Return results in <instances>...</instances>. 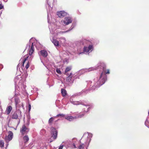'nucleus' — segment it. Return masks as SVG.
<instances>
[{
	"label": "nucleus",
	"mask_w": 149,
	"mask_h": 149,
	"mask_svg": "<svg viewBox=\"0 0 149 149\" xmlns=\"http://www.w3.org/2000/svg\"><path fill=\"white\" fill-rule=\"evenodd\" d=\"M103 72L105 73L102 72L100 77L99 81L100 82V84L102 85L104 84L107 80V76L106 74H109L110 73L109 70L107 69L106 65H104L103 67Z\"/></svg>",
	"instance_id": "f257e3e1"
},
{
	"label": "nucleus",
	"mask_w": 149,
	"mask_h": 149,
	"mask_svg": "<svg viewBox=\"0 0 149 149\" xmlns=\"http://www.w3.org/2000/svg\"><path fill=\"white\" fill-rule=\"evenodd\" d=\"M22 118L21 112L19 110H17L12 115V119H17V120L18 124H19L20 122V119Z\"/></svg>",
	"instance_id": "f03ea898"
},
{
	"label": "nucleus",
	"mask_w": 149,
	"mask_h": 149,
	"mask_svg": "<svg viewBox=\"0 0 149 149\" xmlns=\"http://www.w3.org/2000/svg\"><path fill=\"white\" fill-rule=\"evenodd\" d=\"M29 131V129L25 125H22V128L20 130V132L23 136L27 133Z\"/></svg>",
	"instance_id": "7ed1b4c3"
},
{
	"label": "nucleus",
	"mask_w": 149,
	"mask_h": 149,
	"mask_svg": "<svg viewBox=\"0 0 149 149\" xmlns=\"http://www.w3.org/2000/svg\"><path fill=\"white\" fill-rule=\"evenodd\" d=\"M8 135L5 137V139L6 142H8L11 141L13 136V133L12 131H9L8 132Z\"/></svg>",
	"instance_id": "20e7f679"
},
{
	"label": "nucleus",
	"mask_w": 149,
	"mask_h": 149,
	"mask_svg": "<svg viewBox=\"0 0 149 149\" xmlns=\"http://www.w3.org/2000/svg\"><path fill=\"white\" fill-rule=\"evenodd\" d=\"M52 131L51 132V134L52 137H53L54 139H56L57 138V132L56 130L54 127L52 128Z\"/></svg>",
	"instance_id": "39448f33"
},
{
	"label": "nucleus",
	"mask_w": 149,
	"mask_h": 149,
	"mask_svg": "<svg viewBox=\"0 0 149 149\" xmlns=\"http://www.w3.org/2000/svg\"><path fill=\"white\" fill-rule=\"evenodd\" d=\"M15 102L16 107H19L21 106L23 107V105L22 103L20 102V100L18 98H15Z\"/></svg>",
	"instance_id": "423d86ee"
},
{
	"label": "nucleus",
	"mask_w": 149,
	"mask_h": 149,
	"mask_svg": "<svg viewBox=\"0 0 149 149\" xmlns=\"http://www.w3.org/2000/svg\"><path fill=\"white\" fill-rule=\"evenodd\" d=\"M72 20L71 17H65L64 19V20L63 21V23L65 25H67L69 24L72 23Z\"/></svg>",
	"instance_id": "0eeeda50"
},
{
	"label": "nucleus",
	"mask_w": 149,
	"mask_h": 149,
	"mask_svg": "<svg viewBox=\"0 0 149 149\" xmlns=\"http://www.w3.org/2000/svg\"><path fill=\"white\" fill-rule=\"evenodd\" d=\"M57 15L59 17L63 18L66 16L67 13L64 11H61L57 13Z\"/></svg>",
	"instance_id": "6e6552de"
},
{
	"label": "nucleus",
	"mask_w": 149,
	"mask_h": 149,
	"mask_svg": "<svg viewBox=\"0 0 149 149\" xmlns=\"http://www.w3.org/2000/svg\"><path fill=\"white\" fill-rule=\"evenodd\" d=\"M93 48V46L91 45H90L88 47H84V52H88Z\"/></svg>",
	"instance_id": "1a4fd4ad"
},
{
	"label": "nucleus",
	"mask_w": 149,
	"mask_h": 149,
	"mask_svg": "<svg viewBox=\"0 0 149 149\" xmlns=\"http://www.w3.org/2000/svg\"><path fill=\"white\" fill-rule=\"evenodd\" d=\"M40 55L44 57H46L48 55L47 51L45 50H41L40 52Z\"/></svg>",
	"instance_id": "9d476101"
},
{
	"label": "nucleus",
	"mask_w": 149,
	"mask_h": 149,
	"mask_svg": "<svg viewBox=\"0 0 149 149\" xmlns=\"http://www.w3.org/2000/svg\"><path fill=\"white\" fill-rule=\"evenodd\" d=\"M12 107L11 106H9L7 107L6 110V112L7 115H9L12 110Z\"/></svg>",
	"instance_id": "9b49d317"
},
{
	"label": "nucleus",
	"mask_w": 149,
	"mask_h": 149,
	"mask_svg": "<svg viewBox=\"0 0 149 149\" xmlns=\"http://www.w3.org/2000/svg\"><path fill=\"white\" fill-rule=\"evenodd\" d=\"M34 51V46L33 45V43H32V45L29 51V55H31Z\"/></svg>",
	"instance_id": "f8f14e48"
},
{
	"label": "nucleus",
	"mask_w": 149,
	"mask_h": 149,
	"mask_svg": "<svg viewBox=\"0 0 149 149\" xmlns=\"http://www.w3.org/2000/svg\"><path fill=\"white\" fill-rule=\"evenodd\" d=\"M52 42L55 46H58L59 45V42L57 40L53 39L52 40Z\"/></svg>",
	"instance_id": "ddd939ff"
},
{
	"label": "nucleus",
	"mask_w": 149,
	"mask_h": 149,
	"mask_svg": "<svg viewBox=\"0 0 149 149\" xmlns=\"http://www.w3.org/2000/svg\"><path fill=\"white\" fill-rule=\"evenodd\" d=\"M23 139L25 143L27 142L29 140V137L27 135H26L24 136Z\"/></svg>",
	"instance_id": "4468645a"
},
{
	"label": "nucleus",
	"mask_w": 149,
	"mask_h": 149,
	"mask_svg": "<svg viewBox=\"0 0 149 149\" xmlns=\"http://www.w3.org/2000/svg\"><path fill=\"white\" fill-rule=\"evenodd\" d=\"M61 93L63 97L67 95V92L65 90L62 88L61 89Z\"/></svg>",
	"instance_id": "2eb2a0df"
},
{
	"label": "nucleus",
	"mask_w": 149,
	"mask_h": 149,
	"mask_svg": "<svg viewBox=\"0 0 149 149\" xmlns=\"http://www.w3.org/2000/svg\"><path fill=\"white\" fill-rule=\"evenodd\" d=\"M28 57H29L28 56H26V55H25L24 57V59L23 60V61L22 62V66L23 67H24V63L27 60Z\"/></svg>",
	"instance_id": "dca6fc26"
},
{
	"label": "nucleus",
	"mask_w": 149,
	"mask_h": 149,
	"mask_svg": "<svg viewBox=\"0 0 149 149\" xmlns=\"http://www.w3.org/2000/svg\"><path fill=\"white\" fill-rule=\"evenodd\" d=\"M65 118V119L67 120H68L70 121L71 120L74 119L76 118H74V117L71 116H66Z\"/></svg>",
	"instance_id": "f3484780"
},
{
	"label": "nucleus",
	"mask_w": 149,
	"mask_h": 149,
	"mask_svg": "<svg viewBox=\"0 0 149 149\" xmlns=\"http://www.w3.org/2000/svg\"><path fill=\"white\" fill-rule=\"evenodd\" d=\"M54 120V118L53 117L51 118L49 120L48 123L50 125H51L52 124V122Z\"/></svg>",
	"instance_id": "a211bd4d"
},
{
	"label": "nucleus",
	"mask_w": 149,
	"mask_h": 149,
	"mask_svg": "<svg viewBox=\"0 0 149 149\" xmlns=\"http://www.w3.org/2000/svg\"><path fill=\"white\" fill-rule=\"evenodd\" d=\"M71 67H68L66 68L65 69V74H66V73L70 71L71 70Z\"/></svg>",
	"instance_id": "6ab92c4d"
},
{
	"label": "nucleus",
	"mask_w": 149,
	"mask_h": 149,
	"mask_svg": "<svg viewBox=\"0 0 149 149\" xmlns=\"http://www.w3.org/2000/svg\"><path fill=\"white\" fill-rule=\"evenodd\" d=\"M85 144L84 143L80 145L79 147V149H84Z\"/></svg>",
	"instance_id": "aec40b11"
},
{
	"label": "nucleus",
	"mask_w": 149,
	"mask_h": 149,
	"mask_svg": "<svg viewBox=\"0 0 149 149\" xmlns=\"http://www.w3.org/2000/svg\"><path fill=\"white\" fill-rule=\"evenodd\" d=\"M72 74V73H70V75L67 78V80L69 82H70L71 81V77H70V76H71Z\"/></svg>",
	"instance_id": "412c9836"
},
{
	"label": "nucleus",
	"mask_w": 149,
	"mask_h": 149,
	"mask_svg": "<svg viewBox=\"0 0 149 149\" xmlns=\"http://www.w3.org/2000/svg\"><path fill=\"white\" fill-rule=\"evenodd\" d=\"M4 143L2 141H0V146L1 148H3L4 147Z\"/></svg>",
	"instance_id": "4be33fe9"
},
{
	"label": "nucleus",
	"mask_w": 149,
	"mask_h": 149,
	"mask_svg": "<svg viewBox=\"0 0 149 149\" xmlns=\"http://www.w3.org/2000/svg\"><path fill=\"white\" fill-rule=\"evenodd\" d=\"M65 116V115L63 114H58L56 117H64Z\"/></svg>",
	"instance_id": "5701e85b"
},
{
	"label": "nucleus",
	"mask_w": 149,
	"mask_h": 149,
	"mask_svg": "<svg viewBox=\"0 0 149 149\" xmlns=\"http://www.w3.org/2000/svg\"><path fill=\"white\" fill-rule=\"evenodd\" d=\"M29 66V62L28 61L27 62V63L26 64V65L25 67L26 68V69H27L28 68Z\"/></svg>",
	"instance_id": "b1692460"
},
{
	"label": "nucleus",
	"mask_w": 149,
	"mask_h": 149,
	"mask_svg": "<svg viewBox=\"0 0 149 149\" xmlns=\"http://www.w3.org/2000/svg\"><path fill=\"white\" fill-rule=\"evenodd\" d=\"M84 113H82L81 114H80L78 115V118H81L83 117L84 116Z\"/></svg>",
	"instance_id": "393cba45"
},
{
	"label": "nucleus",
	"mask_w": 149,
	"mask_h": 149,
	"mask_svg": "<svg viewBox=\"0 0 149 149\" xmlns=\"http://www.w3.org/2000/svg\"><path fill=\"white\" fill-rule=\"evenodd\" d=\"M56 72L58 73L59 74H61V72L60 70L59 69H57L56 70Z\"/></svg>",
	"instance_id": "a878e982"
},
{
	"label": "nucleus",
	"mask_w": 149,
	"mask_h": 149,
	"mask_svg": "<svg viewBox=\"0 0 149 149\" xmlns=\"http://www.w3.org/2000/svg\"><path fill=\"white\" fill-rule=\"evenodd\" d=\"M63 145L61 144L60 146H59L58 149H63Z\"/></svg>",
	"instance_id": "bb28decb"
},
{
	"label": "nucleus",
	"mask_w": 149,
	"mask_h": 149,
	"mask_svg": "<svg viewBox=\"0 0 149 149\" xmlns=\"http://www.w3.org/2000/svg\"><path fill=\"white\" fill-rule=\"evenodd\" d=\"M3 8V6L2 4L0 3V10L2 9Z\"/></svg>",
	"instance_id": "cd10ccee"
},
{
	"label": "nucleus",
	"mask_w": 149,
	"mask_h": 149,
	"mask_svg": "<svg viewBox=\"0 0 149 149\" xmlns=\"http://www.w3.org/2000/svg\"><path fill=\"white\" fill-rule=\"evenodd\" d=\"M31 109V105L30 104H29V111H30Z\"/></svg>",
	"instance_id": "c85d7f7f"
},
{
	"label": "nucleus",
	"mask_w": 149,
	"mask_h": 149,
	"mask_svg": "<svg viewBox=\"0 0 149 149\" xmlns=\"http://www.w3.org/2000/svg\"><path fill=\"white\" fill-rule=\"evenodd\" d=\"M95 86H93L91 88H92V89H93L94 90H95Z\"/></svg>",
	"instance_id": "c756f323"
},
{
	"label": "nucleus",
	"mask_w": 149,
	"mask_h": 149,
	"mask_svg": "<svg viewBox=\"0 0 149 149\" xmlns=\"http://www.w3.org/2000/svg\"><path fill=\"white\" fill-rule=\"evenodd\" d=\"M27 47H30V44H27Z\"/></svg>",
	"instance_id": "7c9ffc66"
},
{
	"label": "nucleus",
	"mask_w": 149,
	"mask_h": 149,
	"mask_svg": "<svg viewBox=\"0 0 149 149\" xmlns=\"http://www.w3.org/2000/svg\"><path fill=\"white\" fill-rule=\"evenodd\" d=\"M42 131H43L44 132H45V130L43 129L41 130Z\"/></svg>",
	"instance_id": "2f4dec72"
},
{
	"label": "nucleus",
	"mask_w": 149,
	"mask_h": 149,
	"mask_svg": "<svg viewBox=\"0 0 149 149\" xmlns=\"http://www.w3.org/2000/svg\"><path fill=\"white\" fill-rule=\"evenodd\" d=\"M52 141H51H51H50V143H51V142H52Z\"/></svg>",
	"instance_id": "473e14b6"
},
{
	"label": "nucleus",
	"mask_w": 149,
	"mask_h": 149,
	"mask_svg": "<svg viewBox=\"0 0 149 149\" xmlns=\"http://www.w3.org/2000/svg\"><path fill=\"white\" fill-rule=\"evenodd\" d=\"M81 104V103H80V104Z\"/></svg>",
	"instance_id": "72a5a7b5"
},
{
	"label": "nucleus",
	"mask_w": 149,
	"mask_h": 149,
	"mask_svg": "<svg viewBox=\"0 0 149 149\" xmlns=\"http://www.w3.org/2000/svg\"><path fill=\"white\" fill-rule=\"evenodd\" d=\"M148 113L149 114V111L148 112Z\"/></svg>",
	"instance_id": "f704fd0d"
}]
</instances>
